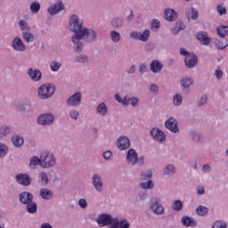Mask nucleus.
Segmentation results:
<instances>
[{"instance_id": "nucleus-1", "label": "nucleus", "mask_w": 228, "mask_h": 228, "mask_svg": "<svg viewBox=\"0 0 228 228\" xmlns=\"http://www.w3.org/2000/svg\"><path fill=\"white\" fill-rule=\"evenodd\" d=\"M69 24L73 28L72 31L74 36L72 37L73 44L77 45L76 52L80 53L83 49V45L79 43L84 37H87L89 42H93L96 39V34L92 29L83 28L82 22H79L77 15H72L69 20Z\"/></svg>"}, {"instance_id": "nucleus-2", "label": "nucleus", "mask_w": 228, "mask_h": 228, "mask_svg": "<svg viewBox=\"0 0 228 228\" xmlns=\"http://www.w3.org/2000/svg\"><path fill=\"white\" fill-rule=\"evenodd\" d=\"M56 165V158L53 153L45 151L41 154V167L49 168Z\"/></svg>"}, {"instance_id": "nucleus-3", "label": "nucleus", "mask_w": 228, "mask_h": 228, "mask_svg": "<svg viewBox=\"0 0 228 228\" xmlns=\"http://www.w3.org/2000/svg\"><path fill=\"white\" fill-rule=\"evenodd\" d=\"M53 94H54V85H43L38 89V95L43 100L51 98Z\"/></svg>"}, {"instance_id": "nucleus-4", "label": "nucleus", "mask_w": 228, "mask_h": 228, "mask_svg": "<svg viewBox=\"0 0 228 228\" xmlns=\"http://www.w3.org/2000/svg\"><path fill=\"white\" fill-rule=\"evenodd\" d=\"M113 220L114 219H112L110 215H109V214H102L97 218V223H98V224L101 227H103V226H108V225H110L111 224H113Z\"/></svg>"}, {"instance_id": "nucleus-5", "label": "nucleus", "mask_w": 228, "mask_h": 228, "mask_svg": "<svg viewBox=\"0 0 228 228\" xmlns=\"http://www.w3.org/2000/svg\"><path fill=\"white\" fill-rule=\"evenodd\" d=\"M54 122V116L52 114H44L37 118V124L42 126H48Z\"/></svg>"}, {"instance_id": "nucleus-6", "label": "nucleus", "mask_w": 228, "mask_h": 228, "mask_svg": "<svg viewBox=\"0 0 228 228\" xmlns=\"http://www.w3.org/2000/svg\"><path fill=\"white\" fill-rule=\"evenodd\" d=\"M131 38L140 40L142 42H147L150 37V30H144L142 33H138V32H132L130 34Z\"/></svg>"}, {"instance_id": "nucleus-7", "label": "nucleus", "mask_w": 228, "mask_h": 228, "mask_svg": "<svg viewBox=\"0 0 228 228\" xmlns=\"http://www.w3.org/2000/svg\"><path fill=\"white\" fill-rule=\"evenodd\" d=\"M64 7L65 5L63 4V2L58 1L48 8V12L50 15H56V13H60Z\"/></svg>"}, {"instance_id": "nucleus-8", "label": "nucleus", "mask_w": 228, "mask_h": 228, "mask_svg": "<svg viewBox=\"0 0 228 228\" xmlns=\"http://www.w3.org/2000/svg\"><path fill=\"white\" fill-rule=\"evenodd\" d=\"M81 103V94L80 92L75 93L68 99V104L72 107L78 106Z\"/></svg>"}, {"instance_id": "nucleus-9", "label": "nucleus", "mask_w": 228, "mask_h": 228, "mask_svg": "<svg viewBox=\"0 0 228 228\" xmlns=\"http://www.w3.org/2000/svg\"><path fill=\"white\" fill-rule=\"evenodd\" d=\"M16 181L18 183L23 186H29V184H31V179L28 174H20L16 175Z\"/></svg>"}, {"instance_id": "nucleus-10", "label": "nucleus", "mask_w": 228, "mask_h": 228, "mask_svg": "<svg viewBox=\"0 0 228 228\" xmlns=\"http://www.w3.org/2000/svg\"><path fill=\"white\" fill-rule=\"evenodd\" d=\"M166 128L175 134L179 132L177 121L173 118L167 120Z\"/></svg>"}, {"instance_id": "nucleus-11", "label": "nucleus", "mask_w": 228, "mask_h": 228, "mask_svg": "<svg viewBox=\"0 0 228 228\" xmlns=\"http://www.w3.org/2000/svg\"><path fill=\"white\" fill-rule=\"evenodd\" d=\"M117 145L119 150L125 151L130 147V141L126 136H122L118 140Z\"/></svg>"}, {"instance_id": "nucleus-12", "label": "nucleus", "mask_w": 228, "mask_h": 228, "mask_svg": "<svg viewBox=\"0 0 228 228\" xmlns=\"http://www.w3.org/2000/svg\"><path fill=\"white\" fill-rule=\"evenodd\" d=\"M151 135L155 141L160 142H164L166 139L164 133L160 131L159 128H153L151 132Z\"/></svg>"}, {"instance_id": "nucleus-13", "label": "nucleus", "mask_w": 228, "mask_h": 228, "mask_svg": "<svg viewBox=\"0 0 228 228\" xmlns=\"http://www.w3.org/2000/svg\"><path fill=\"white\" fill-rule=\"evenodd\" d=\"M126 159L129 165L134 166L138 161L137 152L134 149L128 151Z\"/></svg>"}, {"instance_id": "nucleus-14", "label": "nucleus", "mask_w": 228, "mask_h": 228, "mask_svg": "<svg viewBox=\"0 0 228 228\" xmlns=\"http://www.w3.org/2000/svg\"><path fill=\"white\" fill-rule=\"evenodd\" d=\"M20 201L22 204H29L31 201H33V194L28 191H23L20 194Z\"/></svg>"}, {"instance_id": "nucleus-15", "label": "nucleus", "mask_w": 228, "mask_h": 228, "mask_svg": "<svg viewBox=\"0 0 228 228\" xmlns=\"http://www.w3.org/2000/svg\"><path fill=\"white\" fill-rule=\"evenodd\" d=\"M12 48L17 52L26 51V46L22 43V40L20 37H15L12 43Z\"/></svg>"}, {"instance_id": "nucleus-16", "label": "nucleus", "mask_w": 228, "mask_h": 228, "mask_svg": "<svg viewBox=\"0 0 228 228\" xmlns=\"http://www.w3.org/2000/svg\"><path fill=\"white\" fill-rule=\"evenodd\" d=\"M28 74L29 77L35 82L40 81L42 78V72H40L38 69L33 70V69L30 68L28 69Z\"/></svg>"}, {"instance_id": "nucleus-17", "label": "nucleus", "mask_w": 228, "mask_h": 228, "mask_svg": "<svg viewBox=\"0 0 228 228\" xmlns=\"http://www.w3.org/2000/svg\"><path fill=\"white\" fill-rule=\"evenodd\" d=\"M198 63V59L196 55H188L185 58V65L188 69H191Z\"/></svg>"}, {"instance_id": "nucleus-18", "label": "nucleus", "mask_w": 228, "mask_h": 228, "mask_svg": "<svg viewBox=\"0 0 228 228\" xmlns=\"http://www.w3.org/2000/svg\"><path fill=\"white\" fill-rule=\"evenodd\" d=\"M197 39L203 44L204 45L208 46L210 44L211 39L208 37L207 33L200 32L197 34Z\"/></svg>"}, {"instance_id": "nucleus-19", "label": "nucleus", "mask_w": 228, "mask_h": 228, "mask_svg": "<svg viewBox=\"0 0 228 228\" xmlns=\"http://www.w3.org/2000/svg\"><path fill=\"white\" fill-rule=\"evenodd\" d=\"M160 200L156 199L155 202L151 205V209L154 211L156 215H162L164 212L163 207L159 204Z\"/></svg>"}, {"instance_id": "nucleus-20", "label": "nucleus", "mask_w": 228, "mask_h": 228, "mask_svg": "<svg viewBox=\"0 0 228 228\" xmlns=\"http://www.w3.org/2000/svg\"><path fill=\"white\" fill-rule=\"evenodd\" d=\"M93 184L96 191H101L102 190V182L98 175L93 176Z\"/></svg>"}, {"instance_id": "nucleus-21", "label": "nucleus", "mask_w": 228, "mask_h": 228, "mask_svg": "<svg viewBox=\"0 0 228 228\" xmlns=\"http://www.w3.org/2000/svg\"><path fill=\"white\" fill-rule=\"evenodd\" d=\"M150 68L152 73H159L161 71L163 65L159 61H153Z\"/></svg>"}, {"instance_id": "nucleus-22", "label": "nucleus", "mask_w": 228, "mask_h": 228, "mask_svg": "<svg viewBox=\"0 0 228 228\" xmlns=\"http://www.w3.org/2000/svg\"><path fill=\"white\" fill-rule=\"evenodd\" d=\"M40 196L43 200H51L53 199V193L49 189L43 188L40 191Z\"/></svg>"}, {"instance_id": "nucleus-23", "label": "nucleus", "mask_w": 228, "mask_h": 228, "mask_svg": "<svg viewBox=\"0 0 228 228\" xmlns=\"http://www.w3.org/2000/svg\"><path fill=\"white\" fill-rule=\"evenodd\" d=\"M165 17L167 20L172 21L176 19L177 13L173 9H167L165 12Z\"/></svg>"}, {"instance_id": "nucleus-24", "label": "nucleus", "mask_w": 228, "mask_h": 228, "mask_svg": "<svg viewBox=\"0 0 228 228\" xmlns=\"http://www.w3.org/2000/svg\"><path fill=\"white\" fill-rule=\"evenodd\" d=\"M40 165L42 167V159H38V157L34 156L30 159L29 167L31 169H36L37 166Z\"/></svg>"}, {"instance_id": "nucleus-25", "label": "nucleus", "mask_w": 228, "mask_h": 228, "mask_svg": "<svg viewBox=\"0 0 228 228\" xmlns=\"http://www.w3.org/2000/svg\"><path fill=\"white\" fill-rule=\"evenodd\" d=\"M12 142L15 147H20L24 144V138L19 135L12 136Z\"/></svg>"}, {"instance_id": "nucleus-26", "label": "nucleus", "mask_w": 228, "mask_h": 228, "mask_svg": "<svg viewBox=\"0 0 228 228\" xmlns=\"http://www.w3.org/2000/svg\"><path fill=\"white\" fill-rule=\"evenodd\" d=\"M37 209V202L32 200V201L27 203V211L29 214H36Z\"/></svg>"}, {"instance_id": "nucleus-27", "label": "nucleus", "mask_w": 228, "mask_h": 228, "mask_svg": "<svg viewBox=\"0 0 228 228\" xmlns=\"http://www.w3.org/2000/svg\"><path fill=\"white\" fill-rule=\"evenodd\" d=\"M216 45L220 50H224L228 47V39L224 37L216 42Z\"/></svg>"}, {"instance_id": "nucleus-28", "label": "nucleus", "mask_w": 228, "mask_h": 228, "mask_svg": "<svg viewBox=\"0 0 228 228\" xmlns=\"http://www.w3.org/2000/svg\"><path fill=\"white\" fill-rule=\"evenodd\" d=\"M182 224L186 227H190L194 226L195 222L190 216H186L182 218Z\"/></svg>"}, {"instance_id": "nucleus-29", "label": "nucleus", "mask_w": 228, "mask_h": 228, "mask_svg": "<svg viewBox=\"0 0 228 228\" xmlns=\"http://www.w3.org/2000/svg\"><path fill=\"white\" fill-rule=\"evenodd\" d=\"M184 28H185V25L183 22L177 21L175 24V27L172 29L173 35H177V33L184 29Z\"/></svg>"}, {"instance_id": "nucleus-30", "label": "nucleus", "mask_w": 228, "mask_h": 228, "mask_svg": "<svg viewBox=\"0 0 228 228\" xmlns=\"http://www.w3.org/2000/svg\"><path fill=\"white\" fill-rule=\"evenodd\" d=\"M96 110L101 116H105L107 114V106L104 102H102L97 106Z\"/></svg>"}, {"instance_id": "nucleus-31", "label": "nucleus", "mask_w": 228, "mask_h": 228, "mask_svg": "<svg viewBox=\"0 0 228 228\" xmlns=\"http://www.w3.org/2000/svg\"><path fill=\"white\" fill-rule=\"evenodd\" d=\"M217 33L219 37H228V27L227 26H221L217 28Z\"/></svg>"}, {"instance_id": "nucleus-32", "label": "nucleus", "mask_w": 228, "mask_h": 228, "mask_svg": "<svg viewBox=\"0 0 228 228\" xmlns=\"http://www.w3.org/2000/svg\"><path fill=\"white\" fill-rule=\"evenodd\" d=\"M23 39L26 43L29 44L32 43L35 40V36L29 32H24L23 33Z\"/></svg>"}, {"instance_id": "nucleus-33", "label": "nucleus", "mask_w": 228, "mask_h": 228, "mask_svg": "<svg viewBox=\"0 0 228 228\" xmlns=\"http://www.w3.org/2000/svg\"><path fill=\"white\" fill-rule=\"evenodd\" d=\"M208 213V208L203 207V206H199V207L197 208V214H198L200 216H205Z\"/></svg>"}, {"instance_id": "nucleus-34", "label": "nucleus", "mask_w": 228, "mask_h": 228, "mask_svg": "<svg viewBox=\"0 0 228 228\" xmlns=\"http://www.w3.org/2000/svg\"><path fill=\"white\" fill-rule=\"evenodd\" d=\"M30 12L32 13H38L40 12V4L37 2H34L30 4Z\"/></svg>"}, {"instance_id": "nucleus-35", "label": "nucleus", "mask_w": 228, "mask_h": 228, "mask_svg": "<svg viewBox=\"0 0 228 228\" xmlns=\"http://www.w3.org/2000/svg\"><path fill=\"white\" fill-rule=\"evenodd\" d=\"M40 177V183H42V185H47V183H49V177L47 176V174H45V172H42L39 175Z\"/></svg>"}, {"instance_id": "nucleus-36", "label": "nucleus", "mask_w": 228, "mask_h": 228, "mask_svg": "<svg viewBox=\"0 0 228 228\" xmlns=\"http://www.w3.org/2000/svg\"><path fill=\"white\" fill-rule=\"evenodd\" d=\"M115 99L118 102L122 103L125 106H127L129 104L127 97H125L123 100H121L120 95L118 94H115Z\"/></svg>"}, {"instance_id": "nucleus-37", "label": "nucleus", "mask_w": 228, "mask_h": 228, "mask_svg": "<svg viewBox=\"0 0 228 228\" xmlns=\"http://www.w3.org/2000/svg\"><path fill=\"white\" fill-rule=\"evenodd\" d=\"M110 37L114 43H118L121 38L120 34L115 30L111 31Z\"/></svg>"}, {"instance_id": "nucleus-38", "label": "nucleus", "mask_w": 228, "mask_h": 228, "mask_svg": "<svg viewBox=\"0 0 228 228\" xmlns=\"http://www.w3.org/2000/svg\"><path fill=\"white\" fill-rule=\"evenodd\" d=\"M192 84L191 78H183L181 80V85L184 89L189 88V86Z\"/></svg>"}, {"instance_id": "nucleus-39", "label": "nucleus", "mask_w": 228, "mask_h": 228, "mask_svg": "<svg viewBox=\"0 0 228 228\" xmlns=\"http://www.w3.org/2000/svg\"><path fill=\"white\" fill-rule=\"evenodd\" d=\"M183 208V203L181 200H176L175 202H174V205H173V209L175 211H181Z\"/></svg>"}, {"instance_id": "nucleus-40", "label": "nucleus", "mask_w": 228, "mask_h": 228, "mask_svg": "<svg viewBox=\"0 0 228 228\" xmlns=\"http://www.w3.org/2000/svg\"><path fill=\"white\" fill-rule=\"evenodd\" d=\"M175 167L173 165H168L164 169L165 175H170V174H175Z\"/></svg>"}, {"instance_id": "nucleus-41", "label": "nucleus", "mask_w": 228, "mask_h": 228, "mask_svg": "<svg viewBox=\"0 0 228 228\" xmlns=\"http://www.w3.org/2000/svg\"><path fill=\"white\" fill-rule=\"evenodd\" d=\"M123 20L119 18H115L111 21V25L113 26V28H121Z\"/></svg>"}, {"instance_id": "nucleus-42", "label": "nucleus", "mask_w": 228, "mask_h": 228, "mask_svg": "<svg viewBox=\"0 0 228 228\" xmlns=\"http://www.w3.org/2000/svg\"><path fill=\"white\" fill-rule=\"evenodd\" d=\"M212 228H227V224L223 221H216Z\"/></svg>"}, {"instance_id": "nucleus-43", "label": "nucleus", "mask_w": 228, "mask_h": 228, "mask_svg": "<svg viewBox=\"0 0 228 228\" xmlns=\"http://www.w3.org/2000/svg\"><path fill=\"white\" fill-rule=\"evenodd\" d=\"M8 153V148L6 145L0 143V158H4Z\"/></svg>"}, {"instance_id": "nucleus-44", "label": "nucleus", "mask_w": 228, "mask_h": 228, "mask_svg": "<svg viewBox=\"0 0 228 228\" xmlns=\"http://www.w3.org/2000/svg\"><path fill=\"white\" fill-rule=\"evenodd\" d=\"M142 189L147 190L153 188V182L151 180H149L147 183H141Z\"/></svg>"}, {"instance_id": "nucleus-45", "label": "nucleus", "mask_w": 228, "mask_h": 228, "mask_svg": "<svg viewBox=\"0 0 228 228\" xmlns=\"http://www.w3.org/2000/svg\"><path fill=\"white\" fill-rule=\"evenodd\" d=\"M8 134H10V127H7V126L0 127V137L6 136Z\"/></svg>"}, {"instance_id": "nucleus-46", "label": "nucleus", "mask_w": 228, "mask_h": 228, "mask_svg": "<svg viewBox=\"0 0 228 228\" xmlns=\"http://www.w3.org/2000/svg\"><path fill=\"white\" fill-rule=\"evenodd\" d=\"M61 67V64L56 61H53L51 63V69L53 72H57L58 70H60V68Z\"/></svg>"}, {"instance_id": "nucleus-47", "label": "nucleus", "mask_w": 228, "mask_h": 228, "mask_svg": "<svg viewBox=\"0 0 228 228\" xmlns=\"http://www.w3.org/2000/svg\"><path fill=\"white\" fill-rule=\"evenodd\" d=\"M19 26L20 28V29L24 30L26 29L27 31H29L31 28L28 27V25L26 24V21L24 20H20L19 21Z\"/></svg>"}, {"instance_id": "nucleus-48", "label": "nucleus", "mask_w": 228, "mask_h": 228, "mask_svg": "<svg viewBox=\"0 0 228 228\" xmlns=\"http://www.w3.org/2000/svg\"><path fill=\"white\" fill-rule=\"evenodd\" d=\"M182 102H183V99H182V96L179 95V94H176L175 97H174V104L175 106H180L182 104Z\"/></svg>"}, {"instance_id": "nucleus-49", "label": "nucleus", "mask_w": 228, "mask_h": 228, "mask_svg": "<svg viewBox=\"0 0 228 228\" xmlns=\"http://www.w3.org/2000/svg\"><path fill=\"white\" fill-rule=\"evenodd\" d=\"M151 177H152L151 171H148L146 173L142 174V180H143V181L151 179Z\"/></svg>"}, {"instance_id": "nucleus-50", "label": "nucleus", "mask_w": 228, "mask_h": 228, "mask_svg": "<svg viewBox=\"0 0 228 228\" xmlns=\"http://www.w3.org/2000/svg\"><path fill=\"white\" fill-rule=\"evenodd\" d=\"M87 61H88V59H87V57L85 56V55H81V56H78V57L77 58V62H78V63H86V62H87Z\"/></svg>"}, {"instance_id": "nucleus-51", "label": "nucleus", "mask_w": 228, "mask_h": 228, "mask_svg": "<svg viewBox=\"0 0 228 228\" xmlns=\"http://www.w3.org/2000/svg\"><path fill=\"white\" fill-rule=\"evenodd\" d=\"M191 19L192 20H196L198 19V15H199V12L198 11H196L193 7L191 8Z\"/></svg>"}, {"instance_id": "nucleus-52", "label": "nucleus", "mask_w": 228, "mask_h": 228, "mask_svg": "<svg viewBox=\"0 0 228 228\" xmlns=\"http://www.w3.org/2000/svg\"><path fill=\"white\" fill-rule=\"evenodd\" d=\"M118 227L119 228H129V223L126 219H124L119 222Z\"/></svg>"}, {"instance_id": "nucleus-53", "label": "nucleus", "mask_w": 228, "mask_h": 228, "mask_svg": "<svg viewBox=\"0 0 228 228\" xmlns=\"http://www.w3.org/2000/svg\"><path fill=\"white\" fill-rule=\"evenodd\" d=\"M160 28V22L158 20H154L151 24V29H159Z\"/></svg>"}, {"instance_id": "nucleus-54", "label": "nucleus", "mask_w": 228, "mask_h": 228, "mask_svg": "<svg viewBox=\"0 0 228 228\" xmlns=\"http://www.w3.org/2000/svg\"><path fill=\"white\" fill-rule=\"evenodd\" d=\"M217 10H218L219 15H225L226 14V8L224 7L223 5H218Z\"/></svg>"}, {"instance_id": "nucleus-55", "label": "nucleus", "mask_w": 228, "mask_h": 228, "mask_svg": "<svg viewBox=\"0 0 228 228\" xmlns=\"http://www.w3.org/2000/svg\"><path fill=\"white\" fill-rule=\"evenodd\" d=\"M78 205H79L80 208H83V209L87 207V203H86V201L85 199H80V200H78Z\"/></svg>"}, {"instance_id": "nucleus-56", "label": "nucleus", "mask_w": 228, "mask_h": 228, "mask_svg": "<svg viewBox=\"0 0 228 228\" xmlns=\"http://www.w3.org/2000/svg\"><path fill=\"white\" fill-rule=\"evenodd\" d=\"M215 75H216V77L217 79H221L222 77H223V71H222V69H219V68H218L217 69H216Z\"/></svg>"}, {"instance_id": "nucleus-57", "label": "nucleus", "mask_w": 228, "mask_h": 228, "mask_svg": "<svg viewBox=\"0 0 228 228\" xmlns=\"http://www.w3.org/2000/svg\"><path fill=\"white\" fill-rule=\"evenodd\" d=\"M127 101H129V103H131L133 107H135L138 104V100L136 98H130L127 99Z\"/></svg>"}, {"instance_id": "nucleus-58", "label": "nucleus", "mask_w": 228, "mask_h": 228, "mask_svg": "<svg viewBox=\"0 0 228 228\" xmlns=\"http://www.w3.org/2000/svg\"><path fill=\"white\" fill-rule=\"evenodd\" d=\"M79 113L77 110H73L70 112L71 118L77 120L78 118Z\"/></svg>"}, {"instance_id": "nucleus-59", "label": "nucleus", "mask_w": 228, "mask_h": 228, "mask_svg": "<svg viewBox=\"0 0 228 228\" xmlns=\"http://www.w3.org/2000/svg\"><path fill=\"white\" fill-rule=\"evenodd\" d=\"M208 102V98H207V95H204L201 97L200 102H199V106H203L204 104H206Z\"/></svg>"}, {"instance_id": "nucleus-60", "label": "nucleus", "mask_w": 228, "mask_h": 228, "mask_svg": "<svg viewBox=\"0 0 228 228\" xmlns=\"http://www.w3.org/2000/svg\"><path fill=\"white\" fill-rule=\"evenodd\" d=\"M119 226V221L118 218L113 219L112 225L110 228H118Z\"/></svg>"}, {"instance_id": "nucleus-61", "label": "nucleus", "mask_w": 228, "mask_h": 228, "mask_svg": "<svg viewBox=\"0 0 228 228\" xmlns=\"http://www.w3.org/2000/svg\"><path fill=\"white\" fill-rule=\"evenodd\" d=\"M180 53L182 56H185V57H188V56H191V54L189 53L188 51H186L185 49L182 48L180 50Z\"/></svg>"}, {"instance_id": "nucleus-62", "label": "nucleus", "mask_w": 228, "mask_h": 228, "mask_svg": "<svg viewBox=\"0 0 228 228\" xmlns=\"http://www.w3.org/2000/svg\"><path fill=\"white\" fill-rule=\"evenodd\" d=\"M150 90H151V93L157 94L159 89H158L157 85L152 84V85L151 86Z\"/></svg>"}, {"instance_id": "nucleus-63", "label": "nucleus", "mask_w": 228, "mask_h": 228, "mask_svg": "<svg viewBox=\"0 0 228 228\" xmlns=\"http://www.w3.org/2000/svg\"><path fill=\"white\" fill-rule=\"evenodd\" d=\"M112 153L110 151H107L105 152H103V158L105 159H109L111 157Z\"/></svg>"}, {"instance_id": "nucleus-64", "label": "nucleus", "mask_w": 228, "mask_h": 228, "mask_svg": "<svg viewBox=\"0 0 228 228\" xmlns=\"http://www.w3.org/2000/svg\"><path fill=\"white\" fill-rule=\"evenodd\" d=\"M146 70H147V66L144 65V64L141 65V67H140V72H141V73H144V72H146Z\"/></svg>"}]
</instances>
